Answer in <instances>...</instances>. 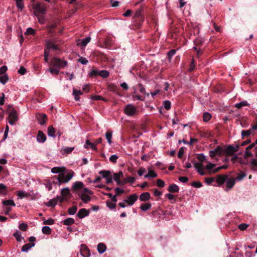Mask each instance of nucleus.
Returning a JSON list of instances; mask_svg holds the SVG:
<instances>
[{"label":"nucleus","instance_id":"1","mask_svg":"<svg viewBox=\"0 0 257 257\" xmlns=\"http://www.w3.org/2000/svg\"><path fill=\"white\" fill-rule=\"evenodd\" d=\"M67 61L54 57L50 63V65L53 67H56L59 69H61L67 66Z\"/></svg>","mask_w":257,"mask_h":257},{"label":"nucleus","instance_id":"2","mask_svg":"<svg viewBox=\"0 0 257 257\" xmlns=\"http://www.w3.org/2000/svg\"><path fill=\"white\" fill-rule=\"evenodd\" d=\"M74 174V172L72 171H70L67 174L65 175L63 173H60L58 175V177L59 180H60V183L62 184L66 183L68 182L73 177ZM59 182V181H58ZM60 182V181H59Z\"/></svg>","mask_w":257,"mask_h":257},{"label":"nucleus","instance_id":"3","mask_svg":"<svg viewBox=\"0 0 257 257\" xmlns=\"http://www.w3.org/2000/svg\"><path fill=\"white\" fill-rule=\"evenodd\" d=\"M137 109L132 104H127L124 108V112L128 116H133L137 113Z\"/></svg>","mask_w":257,"mask_h":257},{"label":"nucleus","instance_id":"4","mask_svg":"<svg viewBox=\"0 0 257 257\" xmlns=\"http://www.w3.org/2000/svg\"><path fill=\"white\" fill-rule=\"evenodd\" d=\"M18 120V114L17 111L12 108L9 114V122L11 125H14Z\"/></svg>","mask_w":257,"mask_h":257},{"label":"nucleus","instance_id":"5","mask_svg":"<svg viewBox=\"0 0 257 257\" xmlns=\"http://www.w3.org/2000/svg\"><path fill=\"white\" fill-rule=\"evenodd\" d=\"M36 117L41 125L45 124L47 120V116L46 114L38 113L36 114Z\"/></svg>","mask_w":257,"mask_h":257},{"label":"nucleus","instance_id":"6","mask_svg":"<svg viewBox=\"0 0 257 257\" xmlns=\"http://www.w3.org/2000/svg\"><path fill=\"white\" fill-rule=\"evenodd\" d=\"M224 155H225L226 157L233 156L235 153L234 147L230 145L227 146L226 148H224Z\"/></svg>","mask_w":257,"mask_h":257},{"label":"nucleus","instance_id":"7","mask_svg":"<svg viewBox=\"0 0 257 257\" xmlns=\"http://www.w3.org/2000/svg\"><path fill=\"white\" fill-rule=\"evenodd\" d=\"M138 198V196L136 194H134L130 195L127 199L124 200V202L128 204V205L132 206L137 200Z\"/></svg>","mask_w":257,"mask_h":257},{"label":"nucleus","instance_id":"8","mask_svg":"<svg viewBox=\"0 0 257 257\" xmlns=\"http://www.w3.org/2000/svg\"><path fill=\"white\" fill-rule=\"evenodd\" d=\"M112 39L110 37H107L102 42L101 47L107 49H110L112 45Z\"/></svg>","mask_w":257,"mask_h":257},{"label":"nucleus","instance_id":"9","mask_svg":"<svg viewBox=\"0 0 257 257\" xmlns=\"http://www.w3.org/2000/svg\"><path fill=\"white\" fill-rule=\"evenodd\" d=\"M80 253L84 257H89L90 255V251L86 245L82 244L81 245Z\"/></svg>","mask_w":257,"mask_h":257},{"label":"nucleus","instance_id":"10","mask_svg":"<svg viewBox=\"0 0 257 257\" xmlns=\"http://www.w3.org/2000/svg\"><path fill=\"white\" fill-rule=\"evenodd\" d=\"M228 178L227 175H218L216 178V182L220 186L224 183Z\"/></svg>","mask_w":257,"mask_h":257},{"label":"nucleus","instance_id":"11","mask_svg":"<svg viewBox=\"0 0 257 257\" xmlns=\"http://www.w3.org/2000/svg\"><path fill=\"white\" fill-rule=\"evenodd\" d=\"M89 210H87L85 208H82L79 210L77 216L80 219L83 218L85 217L88 216L89 215Z\"/></svg>","mask_w":257,"mask_h":257},{"label":"nucleus","instance_id":"12","mask_svg":"<svg viewBox=\"0 0 257 257\" xmlns=\"http://www.w3.org/2000/svg\"><path fill=\"white\" fill-rule=\"evenodd\" d=\"M46 140V136L41 131H39L37 136V141L40 143H44Z\"/></svg>","mask_w":257,"mask_h":257},{"label":"nucleus","instance_id":"13","mask_svg":"<svg viewBox=\"0 0 257 257\" xmlns=\"http://www.w3.org/2000/svg\"><path fill=\"white\" fill-rule=\"evenodd\" d=\"M34 9L37 12L42 14H45L46 10V7L42 6L40 3H36L34 5Z\"/></svg>","mask_w":257,"mask_h":257},{"label":"nucleus","instance_id":"14","mask_svg":"<svg viewBox=\"0 0 257 257\" xmlns=\"http://www.w3.org/2000/svg\"><path fill=\"white\" fill-rule=\"evenodd\" d=\"M145 18L144 17H142L140 18H137L136 19L133 18V23L134 25L137 27L138 28H140L144 21Z\"/></svg>","mask_w":257,"mask_h":257},{"label":"nucleus","instance_id":"15","mask_svg":"<svg viewBox=\"0 0 257 257\" xmlns=\"http://www.w3.org/2000/svg\"><path fill=\"white\" fill-rule=\"evenodd\" d=\"M168 190L169 192L172 193H177L179 191V188L175 184H173L169 186Z\"/></svg>","mask_w":257,"mask_h":257},{"label":"nucleus","instance_id":"16","mask_svg":"<svg viewBox=\"0 0 257 257\" xmlns=\"http://www.w3.org/2000/svg\"><path fill=\"white\" fill-rule=\"evenodd\" d=\"M150 197H151L150 194L149 192H146L142 193L140 195L139 199L141 201H147V200L150 199Z\"/></svg>","mask_w":257,"mask_h":257},{"label":"nucleus","instance_id":"17","mask_svg":"<svg viewBox=\"0 0 257 257\" xmlns=\"http://www.w3.org/2000/svg\"><path fill=\"white\" fill-rule=\"evenodd\" d=\"M135 178L134 177L128 176V177L124 179L121 184V186H123L127 183H130L131 184H133L135 181Z\"/></svg>","mask_w":257,"mask_h":257},{"label":"nucleus","instance_id":"18","mask_svg":"<svg viewBox=\"0 0 257 257\" xmlns=\"http://www.w3.org/2000/svg\"><path fill=\"white\" fill-rule=\"evenodd\" d=\"M46 46L50 50L53 49L54 51H56L59 49L58 46L51 41H48L46 43Z\"/></svg>","mask_w":257,"mask_h":257},{"label":"nucleus","instance_id":"19","mask_svg":"<svg viewBox=\"0 0 257 257\" xmlns=\"http://www.w3.org/2000/svg\"><path fill=\"white\" fill-rule=\"evenodd\" d=\"M235 179L233 178H231L227 179L226 180V188L228 189H231L235 185Z\"/></svg>","mask_w":257,"mask_h":257},{"label":"nucleus","instance_id":"20","mask_svg":"<svg viewBox=\"0 0 257 257\" xmlns=\"http://www.w3.org/2000/svg\"><path fill=\"white\" fill-rule=\"evenodd\" d=\"M144 7L142 6L140 8L138 9L134 17H133V18L134 19H136V18H140V17H144L143 15H142V13L144 12Z\"/></svg>","mask_w":257,"mask_h":257},{"label":"nucleus","instance_id":"21","mask_svg":"<svg viewBox=\"0 0 257 257\" xmlns=\"http://www.w3.org/2000/svg\"><path fill=\"white\" fill-rule=\"evenodd\" d=\"M84 187V184L82 182L77 181L74 183L73 185V189L75 190L81 189Z\"/></svg>","mask_w":257,"mask_h":257},{"label":"nucleus","instance_id":"22","mask_svg":"<svg viewBox=\"0 0 257 257\" xmlns=\"http://www.w3.org/2000/svg\"><path fill=\"white\" fill-rule=\"evenodd\" d=\"M224 148L218 146L214 150V152L216 153L217 156H221V155H224Z\"/></svg>","mask_w":257,"mask_h":257},{"label":"nucleus","instance_id":"23","mask_svg":"<svg viewBox=\"0 0 257 257\" xmlns=\"http://www.w3.org/2000/svg\"><path fill=\"white\" fill-rule=\"evenodd\" d=\"M35 244L34 242L25 244L22 247V251L27 252L32 247L34 246Z\"/></svg>","mask_w":257,"mask_h":257},{"label":"nucleus","instance_id":"24","mask_svg":"<svg viewBox=\"0 0 257 257\" xmlns=\"http://www.w3.org/2000/svg\"><path fill=\"white\" fill-rule=\"evenodd\" d=\"M99 174L100 175H102V178H103L104 179H106L111 175V172L108 170L100 171L99 172Z\"/></svg>","mask_w":257,"mask_h":257},{"label":"nucleus","instance_id":"25","mask_svg":"<svg viewBox=\"0 0 257 257\" xmlns=\"http://www.w3.org/2000/svg\"><path fill=\"white\" fill-rule=\"evenodd\" d=\"M106 249V245L103 243H99L97 245V250L100 253H103Z\"/></svg>","mask_w":257,"mask_h":257},{"label":"nucleus","instance_id":"26","mask_svg":"<svg viewBox=\"0 0 257 257\" xmlns=\"http://www.w3.org/2000/svg\"><path fill=\"white\" fill-rule=\"evenodd\" d=\"M61 195L65 197H66L67 196H69V197H71V195L70 193V190L68 187L64 188L61 190Z\"/></svg>","mask_w":257,"mask_h":257},{"label":"nucleus","instance_id":"27","mask_svg":"<svg viewBox=\"0 0 257 257\" xmlns=\"http://www.w3.org/2000/svg\"><path fill=\"white\" fill-rule=\"evenodd\" d=\"M58 181H60L59 180L58 175L55 176L53 177H52V179L50 180V183L51 184H54L60 186L61 185V183H60V181L58 182Z\"/></svg>","mask_w":257,"mask_h":257},{"label":"nucleus","instance_id":"28","mask_svg":"<svg viewBox=\"0 0 257 257\" xmlns=\"http://www.w3.org/2000/svg\"><path fill=\"white\" fill-rule=\"evenodd\" d=\"M57 203V199L53 198L50 200L45 204L48 207H55Z\"/></svg>","mask_w":257,"mask_h":257},{"label":"nucleus","instance_id":"29","mask_svg":"<svg viewBox=\"0 0 257 257\" xmlns=\"http://www.w3.org/2000/svg\"><path fill=\"white\" fill-rule=\"evenodd\" d=\"M252 132L251 130H242L241 133L242 139H244L245 137L249 136Z\"/></svg>","mask_w":257,"mask_h":257},{"label":"nucleus","instance_id":"30","mask_svg":"<svg viewBox=\"0 0 257 257\" xmlns=\"http://www.w3.org/2000/svg\"><path fill=\"white\" fill-rule=\"evenodd\" d=\"M63 223L65 225H71L74 223L75 220L72 218H68L63 221Z\"/></svg>","mask_w":257,"mask_h":257},{"label":"nucleus","instance_id":"31","mask_svg":"<svg viewBox=\"0 0 257 257\" xmlns=\"http://www.w3.org/2000/svg\"><path fill=\"white\" fill-rule=\"evenodd\" d=\"M81 199L85 203H86L90 200L91 198L88 195L83 193L81 195Z\"/></svg>","mask_w":257,"mask_h":257},{"label":"nucleus","instance_id":"32","mask_svg":"<svg viewBox=\"0 0 257 257\" xmlns=\"http://www.w3.org/2000/svg\"><path fill=\"white\" fill-rule=\"evenodd\" d=\"M48 135L50 137H55V129L53 127V126H49L48 127Z\"/></svg>","mask_w":257,"mask_h":257},{"label":"nucleus","instance_id":"33","mask_svg":"<svg viewBox=\"0 0 257 257\" xmlns=\"http://www.w3.org/2000/svg\"><path fill=\"white\" fill-rule=\"evenodd\" d=\"M151 204L150 203L142 204L140 208L142 210L145 211L149 210L151 207Z\"/></svg>","mask_w":257,"mask_h":257},{"label":"nucleus","instance_id":"34","mask_svg":"<svg viewBox=\"0 0 257 257\" xmlns=\"http://www.w3.org/2000/svg\"><path fill=\"white\" fill-rule=\"evenodd\" d=\"M64 170V168L58 167H53L51 169V172L53 173H61Z\"/></svg>","mask_w":257,"mask_h":257},{"label":"nucleus","instance_id":"35","mask_svg":"<svg viewBox=\"0 0 257 257\" xmlns=\"http://www.w3.org/2000/svg\"><path fill=\"white\" fill-rule=\"evenodd\" d=\"M3 205L5 206H15L16 204L13 200L9 199L3 201Z\"/></svg>","mask_w":257,"mask_h":257},{"label":"nucleus","instance_id":"36","mask_svg":"<svg viewBox=\"0 0 257 257\" xmlns=\"http://www.w3.org/2000/svg\"><path fill=\"white\" fill-rule=\"evenodd\" d=\"M249 104L246 101H243L235 104V107L238 109L241 108L243 106H248Z\"/></svg>","mask_w":257,"mask_h":257},{"label":"nucleus","instance_id":"37","mask_svg":"<svg viewBox=\"0 0 257 257\" xmlns=\"http://www.w3.org/2000/svg\"><path fill=\"white\" fill-rule=\"evenodd\" d=\"M114 180L116 182V184L121 186L122 181L120 180V178L118 176L117 173H115L113 175Z\"/></svg>","mask_w":257,"mask_h":257},{"label":"nucleus","instance_id":"38","mask_svg":"<svg viewBox=\"0 0 257 257\" xmlns=\"http://www.w3.org/2000/svg\"><path fill=\"white\" fill-rule=\"evenodd\" d=\"M105 137L108 143L110 144L111 143L112 132L109 130L107 131L105 133Z\"/></svg>","mask_w":257,"mask_h":257},{"label":"nucleus","instance_id":"39","mask_svg":"<svg viewBox=\"0 0 257 257\" xmlns=\"http://www.w3.org/2000/svg\"><path fill=\"white\" fill-rule=\"evenodd\" d=\"M51 229L50 227L47 226H45L42 227V231L44 234L49 235L51 233Z\"/></svg>","mask_w":257,"mask_h":257},{"label":"nucleus","instance_id":"40","mask_svg":"<svg viewBox=\"0 0 257 257\" xmlns=\"http://www.w3.org/2000/svg\"><path fill=\"white\" fill-rule=\"evenodd\" d=\"M109 73L108 71H106V70H99V76L103 77V78H107L109 76Z\"/></svg>","mask_w":257,"mask_h":257},{"label":"nucleus","instance_id":"41","mask_svg":"<svg viewBox=\"0 0 257 257\" xmlns=\"http://www.w3.org/2000/svg\"><path fill=\"white\" fill-rule=\"evenodd\" d=\"M60 69L57 68L56 67H50L48 69V71L52 74L54 75H58L59 73Z\"/></svg>","mask_w":257,"mask_h":257},{"label":"nucleus","instance_id":"42","mask_svg":"<svg viewBox=\"0 0 257 257\" xmlns=\"http://www.w3.org/2000/svg\"><path fill=\"white\" fill-rule=\"evenodd\" d=\"M211 117V114L207 112H205L203 114V120L204 122H207Z\"/></svg>","mask_w":257,"mask_h":257},{"label":"nucleus","instance_id":"43","mask_svg":"<svg viewBox=\"0 0 257 257\" xmlns=\"http://www.w3.org/2000/svg\"><path fill=\"white\" fill-rule=\"evenodd\" d=\"M90 40L91 38L90 37H87L85 39H83L81 40L80 45L84 47L90 42Z\"/></svg>","mask_w":257,"mask_h":257},{"label":"nucleus","instance_id":"44","mask_svg":"<svg viewBox=\"0 0 257 257\" xmlns=\"http://www.w3.org/2000/svg\"><path fill=\"white\" fill-rule=\"evenodd\" d=\"M77 210V206H73L72 207H70L68 209V212L70 215H74V214L76 213Z\"/></svg>","mask_w":257,"mask_h":257},{"label":"nucleus","instance_id":"45","mask_svg":"<svg viewBox=\"0 0 257 257\" xmlns=\"http://www.w3.org/2000/svg\"><path fill=\"white\" fill-rule=\"evenodd\" d=\"M9 77L7 75H3L0 76V82L3 84H5L8 81Z\"/></svg>","mask_w":257,"mask_h":257},{"label":"nucleus","instance_id":"46","mask_svg":"<svg viewBox=\"0 0 257 257\" xmlns=\"http://www.w3.org/2000/svg\"><path fill=\"white\" fill-rule=\"evenodd\" d=\"M91 99L94 100H102L106 101V99L100 95H92L91 96Z\"/></svg>","mask_w":257,"mask_h":257},{"label":"nucleus","instance_id":"47","mask_svg":"<svg viewBox=\"0 0 257 257\" xmlns=\"http://www.w3.org/2000/svg\"><path fill=\"white\" fill-rule=\"evenodd\" d=\"M14 236L16 237L18 241H21L22 240V237L21 232L19 231H17L14 233Z\"/></svg>","mask_w":257,"mask_h":257},{"label":"nucleus","instance_id":"48","mask_svg":"<svg viewBox=\"0 0 257 257\" xmlns=\"http://www.w3.org/2000/svg\"><path fill=\"white\" fill-rule=\"evenodd\" d=\"M192 162L193 163L194 167L197 170V171L198 170H200V169L203 167V164L202 163H196L194 161H192Z\"/></svg>","mask_w":257,"mask_h":257},{"label":"nucleus","instance_id":"49","mask_svg":"<svg viewBox=\"0 0 257 257\" xmlns=\"http://www.w3.org/2000/svg\"><path fill=\"white\" fill-rule=\"evenodd\" d=\"M25 34L27 35H35V31L32 28H29L27 29Z\"/></svg>","mask_w":257,"mask_h":257},{"label":"nucleus","instance_id":"50","mask_svg":"<svg viewBox=\"0 0 257 257\" xmlns=\"http://www.w3.org/2000/svg\"><path fill=\"white\" fill-rule=\"evenodd\" d=\"M176 52V50L175 49H172L168 52L167 56L169 61L171 59L172 57L175 54Z\"/></svg>","mask_w":257,"mask_h":257},{"label":"nucleus","instance_id":"51","mask_svg":"<svg viewBox=\"0 0 257 257\" xmlns=\"http://www.w3.org/2000/svg\"><path fill=\"white\" fill-rule=\"evenodd\" d=\"M7 186L3 184H0V194H5L7 193Z\"/></svg>","mask_w":257,"mask_h":257},{"label":"nucleus","instance_id":"52","mask_svg":"<svg viewBox=\"0 0 257 257\" xmlns=\"http://www.w3.org/2000/svg\"><path fill=\"white\" fill-rule=\"evenodd\" d=\"M15 1H16V4H17V7L19 9L22 10L24 8V4H23V0H15Z\"/></svg>","mask_w":257,"mask_h":257},{"label":"nucleus","instance_id":"53","mask_svg":"<svg viewBox=\"0 0 257 257\" xmlns=\"http://www.w3.org/2000/svg\"><path fill=\"white\" fill-rule=\"evenodd\" d=\"M106 205L111 209H115L116 207V204L114 203H112L109 200L106 201Z\"/></svg>","mask_w":257,"mask_h":257},{"label":"nucleus","instance_id":"54","mask_svg":"<svg viewBox=\"0 0 257 257\" xmlns=\"http://www.w3.org/2000/svg\"><path fill=\"white\" fill-rule=\"evenodd\" d=\"M99 70L96 69H93L90 73V76L91 77H96L99 76Z\"/></svg>","mask_w":257,"mask_h":257},{"label":"nucleus","instance_id":"55","mask_svg":"<svg viewBox=\"0 0 257 257\" xmlns=\"http://www.w3.org/2000/svg\"><path fill=\"white\" fill-rule=\"evenodd\" d=\"M114 191L115 192V195L116 196H119L124 192V190L121 189L118 187L115 188L114 189Z\"/></svg>","mask_w":257,"mask_h":257},{"label":"nucleus","instance_id":"56","mask_svg":"<svg viewBox=\"0 0 257 257\" xmlns=\"http://www.w3.org/2000/svg\"><path fill=\"white\" fill-rule=\"evenodd\" d=\"M164 106L166 110H169L171 108V102L169 100L164 101Z\"/></svg>","mask_w":257,"mask_h":257},{"label":"nucleus","instance_id":"57","mask_svg":"<svg viewBox=\"0 0 257 257\" xmlns=\"http://www.w3.org/2000/svg\"><path fill=\"white\" fill-rule=\"evenodd\" d=\"M191 185L194 187L198 188L202 187V184L200 182L194 181L192 183Z\"/></svg>","mask_w":257,"mask_h":257},{"label":"nucleus","instance_id":"58","mask_svg":"<svg viewBox=\"0 0 257 257\" xmlns=\"http://www.w3.org/2000/svg\"><path fill=\"white\" fill-rule=\"evenodd\" d=\"M251 165L252 170L257 171V170L254 168L255 167H257V160L253 159L251 162Z\"/></svg>","mask_w":257,"mask_h":257},{"label":"nucleus","instance_id":"59","mask_svg":"<svg viewBox=\"0 0 257 257\" xmlns=\"http://www.w3.org/2000/svg\"><path fill=\"white\" fill-rule=\"evenodd\" d=\"M197 159L201 162H203L205 160V156L203 154H200L197 155Z\"/></svg>","mask_w":257,"mask_h":257},{"label":"nucleus","instance_id":"60","mask_svg":"<svg viewBox=\"0 0 257 257\" xmlns=\"http://www.w3.org/2000/svg\"><path fill=\"white\" fill-rule=\"evenodd\" d=\"M19 229L22 231H26L28 228V225L26 223H21L19 225Z\"/></svg>","mask_w":257,"mask_h":257},{"label":"nucleus","instance_id":"61","mask_svg":"<svg viewBox=\"0 0 257 257\" xmlns=\"http://www.w3.org/2000/svg\"><path fill=\"white\" fill-rule=\"evenodd\" d=\"M157 185L158 187L162 188L165 186V182L161 179H158L157 180Z\"/></svg>","mask_w":257,"mask_h":257},{"label":"nucleus","instance_id":"62","mask_svg":"<svg viewBox=\"0 0 257 257\" xmlns=\"http://www.w3.org/2000/svg\"><path fill=\"white\" fill-rule=\"evenodd\" d=\"M78 62L84 65H86L88 63V61L85 58L83 57L79 58L78 59Z\"/></svg>","mask_w":257,"mask_h":257},{"label":"nucleus","instance_id":"63","mask_svg":"<svg viewBox=\"0 0 257 257\" xmlns=\"http://www.w3.org/2000/svg\"><path fill=\"white\" fill-rule=\"evenodd\" d=\"M247 227L248 225L245 223H241L238 225V228L240 230H244L247 228Z\"/></svg>","mask_w":257,"mask_h":257},{"label":"nucleus","instance_id":"64","mask_svg":"<svg viewBox=\"0 0 257 257\" xmlns=\"http://www.w3.org/2000/svg\"><path fill=\"white\" fill-rule=\"evenodd\" d=\"M118 159L117 156L115 155H113L110 156L109 158V161L112 163H116V160Z\"/></svg>","mask_w":257,"mask_h":257}]
</instances>
